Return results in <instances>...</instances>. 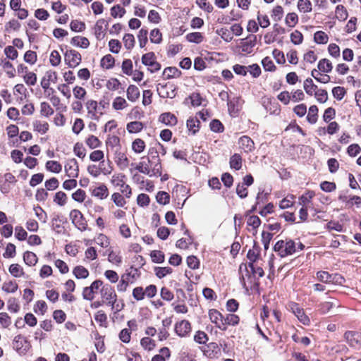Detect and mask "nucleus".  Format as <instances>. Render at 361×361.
Listing matches in <instances>:
<instances>
[{
    "label": "nucleus",
    "mask_w": 361,
    "mask_h": 361,
    "mask_svg": "<svg viewBox=\"0 0 361 361\" xmlns=\"http://www.w3.org/2000/svg\"><path fill=\"white\" fill-rule=\"evenodd\" d=\"M304 247V245L300 242L286 239L277 241L274 246V250L281 257H285L300 252L303 250Z\"/></svg>",
    "instance_id": "f257e3e1"
},
{
    "label": "nucleus",
    "mask_w": 361,
    "mask_h": 361,
    "mask_svg": "<svg viewBox=\"0 0 361 361\" xmlns=\"http://www.w3.org/2000/svg\"><path fill=\"white\" fill-rule=\"evenodd\" d=\"M135 169L150 177L161 176V164L158 155L152 157V159H148L147 163L140 161L135 165Z\"/></svg>",
    "instance_id": "f03ea898"
},
{
    "label": "nucleus",
    "mask_w": 361,
    "mask_h": 361,
    "mask_svg": "<svg viewBox=\"0 0 361 361\" xmlns=\"http://www.w3.org/2000/svg\"><path fill=\"white\" fill-rule=\"evenodd\" d=\"M126 176L122 173H114L110 180L111 183L116 188H120V192L123 193L126 198H130L132 195V190L129 185L126 183Z\"/></svg>",
    "instance_id": "7ed1b4c3"
},
{
    "label": "nucleus",
    "mask_w": 361,
    "mask_h": 361,
    "mask_svg": "<svg viewBox=\"0 0 361 361\" xmlns=\"http://www.w3.org/2000/svg\"><path fill=\"white\" fill-rule=\"evenodd\" d=\"M64 61L69 68H76L82 61L81 54L74 49L67 50L64 54Z\"/></svg>",
    "instance_id": "20e7f679"
},
{
    "label": "nucleus",
    "mask_w": 361,
    "mask_h": 361,
    "mask_svg": "<svg viewBox=\"0 0 361 361\" xmlns=\"http://www.w3.org/2000/svg\"><path fill=\"white\" fill-rule=\"evenodd\" d=\"M70 219L75 226L81 231L87 228V224L82 214L78 209H73L69 214Z\"/></svg>",
    "instance_id": "39448f33"
},
{
    "label": "nucleus",
    "mask_w": 361,
    "mask_h": 361,
    "mask_svg": "<svg viewBox=\"0 0 361 361\" xmlns=\"http://www.w3.org/2000/svg\"><path fill=\"white\" fill-rule=\"evenodd\" d=\"M99 291L103 302L107 305L114 303V302H117V295L114 288L109 284H103Z\"/></svg>",
    "instance_id": "423d86ee"
},
{
    "label": "nucleus",
    "mask_w": 361,
    "mask_h": 361,
    "mask_svg": "<svg viewBox=\"0 0 361 361\" xmlns=\"http://www.w3.org/2000/svg\"><path fill=\"white\" fill-rule=\"evenodd\" d=\"M142 62L144 65L148 66V70L151 73L157 72L161 68V65L156 61V57L153 52L144 54L142 57Z\"/></svg>",
    "instance_id": "0eeeda50"
},
{
    "label": "nucleus",
    "mask_w": 361,
    "mask_h": 361,
    "mask_svg": "<svg viewBox=\"0 0 361 361\" xmlns=\"http://www.w3.org/2000/svg\"><path fill=\"white\" fill-rule=\"evenodd\" d=\"M102 285L103 281L95 280L90 286L83 288L82 298L86 300H92L94 298L95 293L102 288Z\"/></svg>",
    "instance_id": "6e6552de"
},
{
    "label": "nucleus",
    "mask_w": 361,
    "mask_h": 361,
    "mask_svg": "<svg viewBox=\"0 0 361 361\" xmlns=\"http://www.w3.org/2000/svg\"><path fill=\"white\" fill-rule=\"evenodd\" d=\"M85 106L87 114L92 119L97 120L103 114V111H101L98 102L95 100H87L85 103Z\"/></svg>",
    "instance_id": "1a4fd4ad"
},
{
    "label": "nucleus",
    "mask_w": 361,
    "mask_h": 361,
    "mask_svg": "<svg viewBox=\"0 0 361 361\" xmlns=\"http://www.w3.org/2000/svg\"><path fill=\"white\" fill-rule=\"evenodd\" d=\"M64 170L68 177L77 178L79 175V166L77 160L74 158L68 159L65 164Z\"/></svg>",
    "instance_id": "9d476101"
},
{
    "label": "nucleus",
    "mask_w": 361,
    "mask_h": 361,
    "mask_svg": "<svg viewBox=\"0 0 361 361\" xmlns=\"http://www.w3.org/2000/svg\"><path fill=\"white\" fill-rule=\"evenodd\" d=\"M289 307L291 312L295 314V316L301 323L306 326L310 325V318L306 315L303 309H302L298 304L293 302L289 305Z\"/></svg>",
    "instance_id": "9b49d317"
},
{
    "label": "nucleus",
    "mask_w": 361,
    "mask_h": 361,
    "mask_svg": "<svg viewBox=\"0 0 361 361\" xmlns=\"http://www.w3.org/2000/svg\"><path fill=\"white\" fill-rule=\"evenodd\" d=\"M208 317L211 322L214 324L218 329L226 331V327L224 324V316L219 311L211 309L208 312Z\"/></svg>",
    "instance_id": "f8f14e48"
},
{
    "label": "nucleus",
    "mask_w": 361,
    "mask_h": 361,
    "mask_svg": "<svg viewBox=\"0 0 361 361\" xmlns=\"http://www.w3.org/2000/svg\"><path fill=\"white\" fill-rule=\"evenodd\" d=\"M176 334L180 337H186L191 332V324L188 320H181L174 326Z\"/></svg>",
    "instance_id": "ddd939ff"
},
{
    "label": "nucleus",
    "mask_w": 361,
    "mask_h": 361,
    "mask_svg": "<svg viewBox=\"0 0 361 361\" xmlns=\"http://www.w3.org/2000/svg\"><path fill=\"white\" fill-rule=\"evenodd\" d=\"M58 80V75L55 71L48 70L42 78L40 84L43 90H48L51 82L56 83Z\"/></svg>",
    "instance_id": "4468645a"
},
{
    "label": "nucleus",
    "mask_w": 361,
    "mask_h": 361,
    "mask_svg": "<svg viewBox=\"0 0 361 361\" xmlns=\"http://www.w3.org/2000/svg\"><path fill=\"white\" fill-rule=\"evenodd\" d=\"M344 337L348 344L356 348H361V334L355 331H347L345 333Z\"/></svg>",
    "instance_id": "2eb2a0df"
},
{
    "label": "nucleus",
    "mask_w": 361,
    "mask_h": 361,
    "mask_svg": "<svg viewBox=\"0 0 361 361\" xmlns=\"http://www.w3.org/2000/svg\"><path fill=\"white\" fill-rule=\"evenodd\" d=\"M339 307H341V303L337 299L329 298L328 300L322 302L319 305V310L322 314H326L334 308H338Z\"/></svg>",
    "instance_id": "dca6fc26"
},
{
    "label": "nucleus",
    "mask_w": 361,
    "mask_h": 361,
    "mask_svg": "<svg viewBox=\"0 0 361 361\" xmlns=\"http://www.w3.org/2000/svg\"><path fill=\"white\" fill-rule=\"evenodd\" d=\"M102 165H95L90 164L87 166V173L94 178H97L101 174L109 175L111 173V169L110 168H102Z\"/></svg>",
    "instance_id": "f3484780"
},
{
    "label": "nucleus",
    "mask_w": 361,
    "mask_h": 361,
    "mask_svg": "<svg viewBox=\"0 0 361 361\" xmlns=\"http://www.w3.org/2000/svg\"><path fill=\"white\" fill-rule=\"evenodd\" d=\"M157 92L161 97L173 98L176 95L173 85H159L157 87Z\"/></svg>",
    "instance_id": "a211bd4d"
},
{
    "label": "nucleus",
    "mask_w": 361,
    "mask_h": 361,
    "mask_svg": "<svg viewBox=\"0 0 361 361\" xmlns=\"http://www.w3.org/2000/svg\"><path fill=\"white\" fill-rule=\"evenodd\" d=\"M315 196L314 191L309 190L302 194L298 198V204L301 207L314 209L312 207V199Z\"/></svg>",
    "instance_id": "6ab92c4d"
},
{
    "label": "nucleus",
    "mask_w": 361,
    "mask_h": 361,
    "mask_svg": "<svg viewBox=\"0 0 361 361\" xmlns=\"http://www.w3.org/2000/svg\"><path fill=\"white\" fill-rule=\"evenodd\" d=\"M0 66L8 78H14L16 76V68L9 60L6 59L1 60Z\"/></svg>",
    "instance_id": "aec40b11"
},
{
    "label": "nucleus",
    "mask_w": 361,
    "mask_h": 361,
    "mask_svg": "<svg viewBox=\"0 0 361 361\" xmlns=\"http://www.w3.org/2000/svg\"><path fill=\"white\" fill-rule=\"evenodd\" d=\"M105 144L107 149L109 148L111 149L116 152H118L121 150V145L120 137L115 135H109L107 136L106 140L105 141Z\"/></svg>",
    "instance_id": "412c9836"
},
{
    "label": "nucleus",
    "mask_w": 361,
    "mask_h": 361,
    "mask_svg": "<svg viewBox=\"0 0 361 361\" xmlns=\"http://www.w3.org/2000/svg\"><path fill=\"white\" fill-rule=\"evenodd\" d=\"M239 147L245 153L252 152L255 148L254 142L248 136H242L238 142Z\"/></svg>",
    "instance_id": "4be33fe9"
},
{
    "label": "nucleus",
    "mask_w": 361,
    "mask_h": 361,
    "mask_svg": "<svg viewBox=\"0 0 361 361\" xmlns=\"http://www.w3.org/2000/svg\"><path fill=\"white\" fill-rule=\"evenodd\" d=\"M91 195L97 199L103 200L109 196V189L106 185L101 183L91 190Z\"/></svg>",
    "instance_id": "5701e85b"
},
{
    "label": "nucleus",
    "mask_w": 361,
    "mask_h": 361,
    "mask_svg": "<svg viewBox=\"0 0 361 361\" xmlns=\"http://www.w3.org/2000/svg\"><path fill=\"white\" fill-rule=\"evenodd\" d=\"M159 121L165 124L166 126L172 127L177 124L178 119L171 112H165L159 116Z\"/></svg>",
    "instance_id": "b1692460"
},
{
    "label": "nucleus",
    "mask_w": 361,
    "mask_h": 361,
    "mask_svg": "<svg viewBox=\"0 0 361 361\" xmlns=\"http://www.w3.org/2000/svg\"><path fill=\"white\" fill-rule=\"evenodd\" d=\"M261 224V220L257 216H250L247 219V230L252 235H256L257 233V228Z\"/></svg>",
    "instance_id": "393cba45"
},
{
    "label": "nucleus",
    "mask_w": 361,
    "mask_h": 361,
    "mask_svg": "<svg viewBox=\"0 0 361 361\" xmlns=\"http://www.w3.org/2000/svg\"><path fill=\"white\" fill-rule=\"evenodd\" d=\"M111 106L112 109L115 111H124L128 108L129 104L125 98L117 96L113 99Z\"/></svg>",
    "instance_id": "a878e982"
},
{
    "label": "nucleus",
    "mask_w": 361,
    "mask_h": 361,
    "mask_svg": "<svg viewBox=\"0 0 361 361\" xmlns=\"http://www.w3.org/2000/svg\"><path fill=\"white\" fill-rule=\"evenodd\" d=\"M139 88L135 85H130L126 90L127 99L130 102H135L140 97Z\"/></svg>",
    "instance_id": "bb28decb"
},
{
    "label": "nucleus",
    "mask_w": 361,
    "mask_h": 361,
    "mask_svg": "<svg viewBox=\"0 0 361 361\" xmlns=\"http://www.w3.org/2000/svg\"><path fill=\"white\" fill-rule=\"evenodd\" d=\"M32 127L34 131L37 132L41 135H44L49 129V125L47 121L35 120L32 122Z\"/></svg>",
    "instance_id": "cd10ccee"
},
{
    "label": "nucleus",
    "mask_w": 361,
    "mask_h": 361,
    "mask_svg": "<svg viewBox=\"0 0 361 361\" xmlns=\"http://www.w3.org/2000/svg\"><path fill=\"white\" fill-rule=\"evenodd\" d=\"M333 64L328 59H322L319 61L317 63V71H321L324 73H329L332 71Z\"/></svg>",
    "instance_id": "c85d7f7f"
},
{
    "label": "nucleus",
    "mask_w": 361,
    "mask_h": 361,
    "mask_svg": "<svg viewBox=\"0 0 361 361\" xmlns=\"http://www.w3.org/2000/svg\"><path fill=\"white\" fill-rule=\"evenodd\" d=\"M71 44L77 47L82 49H87L90 46V42L88 39L82 36L73 37L71 40Z\"/></svg>",
    "instance_id": "c756f323"
},
{
    "label": "nucleus",
    "mask_w": 361,
    "mask_h": 361,
    "mask_svg": "<svg viewBox=\"0 0 361 361\" xmlns=\"http://www.w3.org/2000/svg\"><path fill=\"white\" fill-rule=\"evenodd\" d=\"M116 154V162L117 166L121 169H126L129 165V159L126 157V155L124 153L118 151V152L115 153Z\"/></svg>",
    "instance_id": "7c9ffc66"
},
{
    "label": "nucleus",
    "mask_w": 361,
    "mask_h": 361,
    "mask_svg": "<svg viewBox=\"0 0 361 361\" xmlns=\"http://www.w3.org/2000/svg\"><path fill=\"white\" fill-rule=\"evenodd\" d=\"M85 142L91 149L99 148L102 145V141L97 136L93 135H88L86 137Z\"/></svg>",
    "instance_id": "2f4dec72"
},
{
    "label": "nucleus",
    "mask_w": 361,
    "mask_h": 361,
    "mask_svg": "<svg viewBox=\"0 0 361 361\" xmlns=\"http://www.w3.org/2000/svg\"><path fill=\"white\" fill-rule=\"evenodd\" d=\"M39 113L42 117L48 118L53 115L54 111L48 102H42L39 104Z\"/></svg>",
    "instance_id": "473e14b6"
},
{
    "label": "nucleus",
    "mask_w": 361,
    "mask_h": 361,
    "mask_svg": "<svg viewBox=\"0 0 361 361\" xmlns=\"http://www.w3.org/2000/svg\"><path fill=\"white\" fill-rule=\"evenodd\" d=\"M297 8L301 13H310L312 10V2L310 0H298Z\"/></svg>",
    "instance_id": "72a5a7b5"
},
{
    "label": "nucleus",
    "mask_w": 361,
    "mask_h": 361,
    "mask_svg": "<svg viewBox=\"0 0 361 361\" xmlns=\"http://www.w3.org/2000/svg\"><path fill=\"white\" fill-rule=\"evenodd\" d=\"M311 75L317 80L318 82L326 84L330 81V76L327 75V73H324L321 71H317V69H313L311 71Z\"/></svg>",
    "instance_id": "f704fd0d"
},
{
    "label": "nucleus",
    "mask_w": 361,
    "mask_h": 361,
    "mask_svg": "<svg viewBox=\"0 0 361 361\" xmlns=\"http://www.w3.org/2000/svg\"><path fill=\"white\" fill-rule=\"evenodd\" d=\"M303 88L306 94L310 96H312L318 89V87L314 84L313 80L311 78H307L304 81Z\"/></svg>",
    "instance_id": "c9c22d12"
},
{
    "label": "nucleus",
    "mask_w": 361,
    "mask_h": 361,
    "mask_svg": "<svg viewBox=\"0 0 361 361\" xmlns=\"http://www.w3.org/2000/svg\"><path fill=\"white\" fill-rule=\"evenodd\" d=\"M187 128L192 135H195L200 129V121L197 118H189L186 123Z\"/></svg>",
    "instance_id": "e433bc0d"
},
{
    "label": "nucleus",
    "mask_w": 361,
    "mask_h": 361,
    "mask_svg": "<svg viewBox=\"0 0 361 361\" xmlns=\"http://www.w3.org/2000/svg\"><path fill=\"white\" fill-rule=\"evenodd\" d=\"M23 261L27 265L32 267L37 263L38 258L34 252L26 251L23 253Z\"/></svg>",
    "instance_id": "4c0bfd02"
},
{
    "label": "nucleus",
    "mask_w": 361,
    "mask_h": 361,
    "mask_svg": "<svg viewBox=\"0 0 361 361\" xmlns=\"http://www.w3.org/2000/svg\"><path fill=\"white\" fill-rule=\"evenodd\" d=\"M45 169L51 173H59L62 170V165L57 161H47L45 164Z\"/></svg>",
    "instance_id": "58836bf2"
},
{
    "label": "nucleus",
    "mask_w": 361,
    "mask_h": 361,
    "mask_svg": "<svg viewBox=\"0 0 361 361\" xmlns=\"http://www.w3.org/2000/svg\"><path fill=\"white\" fill-rule=\"evenodd\" d=\"M10 274L16 278H20L25 276L23 268L18 264H12L8 268Z\"/></svg>",
    "instance_id": "ea45409f"
},
{
    "label": "nucleus",
    "mask_w": 361,
    "mask_h": 361,
    "mask_svg": "<svg viewBox=\"0 0 361 361\" xmlns=\"http://www.w3.org/2000/svg\"><path fill=\"white\" fill-rule=\"evenodd\" d=\"M144 128V125L140 121H132L127 124L126 130L129 133H137L142 131Z\"/></svg>",
    "instance_id": "a19ab883"
},
{
    "label": "nucleus",
    "mask_w": 361,
    "mask_h": 361,
    "mask_svg": "<svg viewBox=\"0 0 361 361\" xmlns=\"http://www.w3.org/2000/svg\"><path fill=\"white\" fill-rule=\"evenodd\" d=\"M122 194L123 193L121 192H114L111 196V200L118 207H123L127 203L125 199L126 197L123 196Z\"/></svg>",
    "instance_id": "79ce46f5"
},
{
    "label": "nucleus",
    "mask_w": 361,
    "mask_h": 361,
    "mask_svg": "<svg viewBox=\"0 0 361 361\" xmlns=\"http://www.w3.org/2000/svg\"><path fill=\"white\" fill-rule=\"evenodd\" d=\"M108 260L110 263L119 267L122 264V256L120 252L111 250L108 255Z\"/></svg>",
    "instance_id": "37998d69"
},
{
    "label": "nucleus",
    "mask_w": 361,
    "mask_h": 361,
    "mask_svg": "<svg viewBox=\"0 0 361 361\" xmlns=\"http://www.w3.org/2000/svg\"><path fill=\"white\" fill-rule=\"evenodd\" d=\"M73 275L78 279H87L89 276V271L83 266H76L73 270Z\"/></svg>",
    "instance_id": "c03bdc74"
},
{
    "label": "nucleus",
    "mask_w": 361,
    "mask_h": 361,
    "mask_svg": "<svg viewBox=\"0 0 361 361\" xmlns=\"http://www.w3.org/2000/svg\"><path fill=\"white\" fill-rule=\"evenodd\" d=\"M140 345L147 351H151L156 347V342L149 336L143 337L140 340Z\"/></svg>",
    "instance_id": "a18cd8bd"
},
{
    "label": "nucleus",
    "mask_w": 361,
    "mask_h": 361,
    "mask_svg": "<svg viewBox=\"0 0 361 361\" xmlns=\"http://www.w3.org/2000/svg\"><path fill=\"white\" fill-rule=\"evenodd\" d=\"M115 59L111 54H106L102 57L100 66L102 68L110 69L114 67Z\"/></svg>",
    "instance_id": "49530a36"
},
{
    "label": "nucleus",
    "mask_w": 361,
    "mask_h": 361,
    "mask_svg": "<svg viewBox=\"0 0 361 361\" xmlns=\"http://www.w3.org/2000/svg\"><path fill=\"white\" fill-rule=\"evenodd\" d=\"M145 142L140 138H136L132 142V150L135 154H141L145 149Z\"/></svg>",
    "instance_id": "de8ad7c7"
},
{
    "label": "nucleus",
    "mask_w": 361,
    "mask_h": 361,
    "mask_svg": "<svg viewBox=\"0 0 361 361\" xmlns=\"http://www.w3.org/2000/svg\"><path fill=\"white\" fill-rule=\"evenodd\" d=\"M23 60L28 65H35L37 61V53L32 50H28L25 51L23 56Z\"/></svg>",
    "instance_id": "09e8293b"
},
{
    "label": "nucleus",
    "mask_w": 361,
    "mask_h": 361,
    "mask_svg": "<svg viewBox=\"0 0 361 361\" xmlns=\"http://www.w3.org/2000/svg\"><path fill=\"white\" fill-rule=\"evenodd\" d=\"M318 118V108L316 105H312L309 108L308 114L307 116V121L311 124H314Z\"/></svg>",
    "instance_id": "8fccbe9b"
},
{
    "label": "nucleus",
    "mask_w": 361,
    "mask_h": 361,
    "mask_svg": "<svg viewBox=\"0 0 361 361\" xmlns=\"http://www.w3.org/2000/svg\"><path fill=\"white\" fill-rule=\"evenodd\" d=\"M314 41L318 44H325L329 42V36L324 31H317L314 34Z\"/></svg>",
    "instance_id": "3c124183"
},
{
    "label": "nucleus",
    "mask_w": 361,
    "mask_h": 361,
    "mask_svg": "<svg viewBox=\"0 0 361 361\" xmlns=\"http://www.w3.org/2000/svg\"><path fill=\"white\" fill-rule=\"evenodd\" d=\"M230 166L231 169L239 170L242 167V157L239 154H234L230 158Z\"/></svg>",
    "instance_id": "603ef678"
},
{
    "label": "nucleus",
    "mask_w": 361,
    "mask_h": 361,
    "mask_svg": "<svg viewBox=\"0 0 361 361\" xmlns=\"http://www.w3.org/2000/svg\"><path fill=\"white\" fill-rule=\"evenodd\" d=\"M90 161H93V162H97V161H99L100 162V165H103V163H104V153L103 151L100 150V149H96V150H94L92 151L90 154V157H89Z\"/></svg>",
    "instance_id": "864d4df0"
},
{
    "label": "nucleus",
    "mask_w": 361,
    "mask_h": 361,
    "mask_svg": "<svg viewBox=\"0 0 361 361\" xmlns=\"http://www.w3.org/2000/svg\"><path fill=\"white\" fill-rule=\"evenodd\" d=\"M163 74L166 78L169 79L179 78L181 72L176 67H168L164 69Z\"/></svg>",
    "instance_id": "5fc2aeb1"
},
{
    "label": "nucleus",
    "mask_w": 361,
    "mask_h": 361,
    "mask_svg": "<svg viewBox=\"0 0 361 361\" xmlns=\"http://www.w3.org/2000/svg\"><path fill=\"white\" fill-rule=\"evenodd\" d=\"M22 78L25 83L28 86H34L37 83V77L34 72L28 71Z\"/></svg>",
    "instance_id": "6e6d98bb"
},
{
    "label": "nucleus",
    "mask_w": 361,
    "mask_h": 361,
    "mask_svg": "<svg viewBox=\"0 0 361 361\" xmlns=\"http://www.w3.org/2000/svg\"><path fill=\"white\" fill-rule=\"evenodd\" d=\"M295 197L293 195H288L279 202V207L282 209H288L292 207L295 202Z\"/></svg>",
    "instance_id": "4d7b16f0"
},
{
    "label": "nucleus",
    "mask_w": 361,
    "mask_h": 361,
    "mask_svg": "<svg viewBox=\"0 0 361 361\" xmlns=\"http://www.w3.org/2000/svg\"><path fill=\"white\" fill-rule=\"evenodd\" d=\"M185 104L190 103L193 106H198L202 104V97L200 94L194 92L185 99Z\"/></svg>",
    "instance_id": "13d9d810"
},
{
    "label": "nucleus",
    "mask_w": 361,
    "mask_h": 361,
    "mask_svg": "<svg viewBox=\"0 0 361 361\" xmlns=\"http://www.w3.org/2000/svg\"><path fill=\"white\" fill-rule=\"evenodd\" d=\"M21 27L20 23L16 19H11L5 25V30L8 32H17Z\"/></svg>",
    "instance_id": "bf43d9fd"
},
{
    "label": "nucleus",
    "mask_w": 361,
    "mask_h": 361,
    "mask_svg": "<svg viewBox=\"0 0 361 361\" xmlns=\"http://www.w3.org/2000/svg\"><path fill=\"white\" fill-rule=\"evenodd\" d=\"M1 288L4 292L7 293H13L18 290V286L16 281H9L4 282Z\"/></svg>",
    "instance_id": "052dcab7"
},
{
    "label": "nucleus",
    "mask_w": 361,
    "mask_h": 361,
    "mask_svg": "<svg viewBox=\"0 0 361 361\" xmlns=\"http://www.w3.org/2000/svg\"><path fill=\"white\" fill-rule=\"evenodd\" d=\"M4 52L7 58L6 59L14 61L18 57V52L13 46L9 45L6 47L4 48Z\"/></svg>",
    "instance_id": "680f3d73"
},
{
    "label": "nucleus",
    "mask_w": 361,
    "mask_h": 361,
    "mask_svg": "<svg viewBox=\"0 0 361 361\" xmlns=\"http://www.w3.org/2000/svg\"><path fill=\"white\" fill-rule=\"evenodd\" d=\"M123 42L126 49H132L134 47L135 43L133 35L129 33L125 34L123 37Z\"/></svg>",
    "instance_id": "e2e57ef3"
},
{
    "label": "nucleus",
    "mask_w": 361,
    "mask_h": 361,
    "mask_svg": "<svg viewBox=\"0 0 361 361\" xmlns=\"http://www.w3.org/2000/svg\"><path fill=\"white\" fill-rule=\"evenodd\" d=\"M148 30L146 28L142 27L140 30L138 35H137V39L139 41V45L141 48H143L146 46L148 39Z\"/></svg>",
    "instance_id": "0e129e2a"
},
{
    "label": "nucleus",
    "mask_w": 361,
    "mask_h": 361,
    "mask_svg": "<svg viewBox=\"0 0 361 361\" xmlns=\"http://www.w3.org/2000/svg\"><path fill=\"white\" fill-rule=\"evenodd\" d=\"M67 200L68 197L66 194L62 191L57 192L54 197V202L60 207L64 206L66 204Z\"/></svg>",
    "instance_id": "69168bd1"
},
{
    "label": "nucleus",
    "mask_w": 361,
    "mask_h": 361,
    "mask_svg": "<svg viewBox=\"0 0 361 361\" xmlns=\"http://www.w3.org/2000/svg\"><path fill=\"white\" fill-rule=\"evenodd\" d=\"M285 23L288 27H293L298 23V16L294 13H288L285 18Z\"/></svg>",
    "instance_id": "338daca9"
},
{
    "label": "nucleus",
    "mask_w": 361,
    "mask_h": 361,
    "mask_svg": "<svg viewBox=\"0 0 361 361\" xmlns=\"http://www.w3.org/2000/svg\"><path fill=\"white\" fill-rule=\"evenodd\" d=\"M240 319L238 316L233 314H228L226 317H224V324L225 325L226 330L228 325L235 326L239 323Z\"/></svg>",
    "instance_id": "774afa93"
}]
</instances>
